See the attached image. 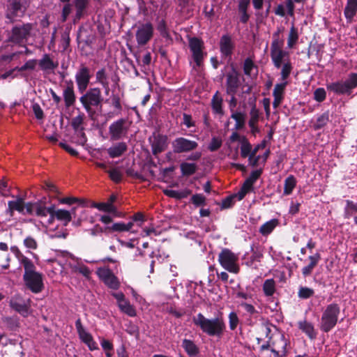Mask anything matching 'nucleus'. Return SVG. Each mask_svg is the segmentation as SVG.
<instances>
[{
    "label": "nucleus",
    "mask_w": 357,
    "mask_h": 357,
    "mask_svg": "<svg viewBox=\"0 0 357 357\" xmlns=\"http://www.w3.org/2000/svg\"><path fill=\"white\" fill-rule=\"evenodd\" d=\"M346 206L344 210V218H350L353 214L357 213V203L354 202L351 200L345 201Z\"/></svg>",
    "instance_id": "603ef678"
},
{
    "label": "nucleus",
    "mask_w": 357,
    "mask_h": 357,
    "mask_svg": "<svg viewBox=\"0 0 357 357\" xmlns=\"http://www.w3.org/2000/svg\"><path fill=\"white\" fill-rule=\"evenodd\" d=\"M33 26L27 23L15 26L9 36V41L15 44H24L31 35Z\"/></svg>",
    "instance_id": "9d476101"
},
{
    "label": "nucleus",
    "mask_w": 357,
    "mask_h": 357,
    "mask_svg": "<svg viewBox=\"0 0 357 357\" xmlns=\"http://www.w3.org/2000/svg\"><path fill=\"white\" fill-rule=\"evenodd\" d=\"M357 13V0H347L344 15L347 22L351 23Z\"/></svg>",
    "instance_id": "7c9ffc66"
},
{
    "label": "nucleus",
    "mask_w": 357,
    "mask_h": 357,
    "mask_svg": "<svg viewBox=\"0 0 357 357\" xmlns=\"http://www.w3.org/2000/svg\"><path fill=\"white\" fill-rule=\"evenodd\" d=\"M320 259L321 256L320 254L319 253H316L314 255H311L309 257L310 263L307 266H304L302 268V274L303 275L304 277H307L312 273L314 268L317 265Z\"/></svg>",
    "instance_id": "58836bf2"
},
{
    "label": "nucleus",
    "mask_w": 357,
    "mask_h": 357,
    "mask_svg": "<svg viewBox=\"0 0 357 357\" xmlns=\"http://www.w3.org/2000/svg\"><path fill=\"white\" fill-rule=\"evenodd\" d=\"M241 155L245 158L251 155L252 145L245 137L241 139Z\"/></svg>",
    "instance_id": "3c124183"
},
{
    "label": "nucleus",
    "mask_w": 357,
    "mask_h": 357,
    "mask_svg": "<svg viewBox=\"0 0 357 357\" xmlns=\"http://www.w3.org/2000/svg\"><path fill=\"white\" fill-rule=\"evenodd\" d=\"M298 328L305 333L311 340L316 337L317 333L312 323L306 320H303L298 322Z\"/></svg>",
    "instance_id": "c9c22d12"
},
{
    "label": "nucleus",
    "mask_w": 357,
    "mask_h": 357,
    "mask_svg": "<svg viewBox=\"0 0 357 357\" xmlns=\"http://www.w3.org/2000/svg\"><path fill=\"white\" fill-rule=\"evenodd\" d=\"M75 327L80 340L88 347L89 350L94 351L99 349L92 335L82 326L80 319L75 321Z\"/></svg>",
    "instance_id": "a211bd4d"
},
{
    "label": "nucleus",
    "mask_w": 357,
    "mask_h": 357,
    "mask_svg": "<svg viewBox=\"0 0 357 357\" xmlns=\"http://www.w3.org/2000/svg\"><path fill=\"white\" fill-rule=\"evenodd\" d=\"M63 97L66 107H70L74 105L76 101V96L75 94L73 81L70 80L67 82V86L63 91Z\"/></svg>",
    "instance_id": "bb28decb"
},
{
    "label": "nucleus",
    "mask_w": 357,
    "mask_h": 357,
    "mask_svg": "<svg viewBox=\"0 0 357 357\" xmlns=\"http://www.w3.org/2000/svg\"><path fill=\"white\" fill-rule=\"evenodd\" d=\"M24 9L18 1H13L10 3L7 13V17L13 20L15 17H22L24 15Z\"/></svg>",
    "instance_id": "72a5a7b5"
},
{
    "label": "nucleus",
    "mask_w": 357,
    "mask_h": 357,
    "mask_svg": "<svg viewBox=\"0 0 357 357\" xmlns=\"http://www.w3.org/2000/svg\"><path fill=\"white\" fill-rule=\"evenodd\" d=\"M23 244L28 250H35L38 248L36 240L31 236H28L24 239Z\"/></svg>",
    "instance_id": "bf43d9fd"
},
{
    "label": "nucleus",
    "mask_w": 357,
    "mask_h": 357,
    "mask_svg": "<svg viewBox=\"0 0 357 357\" xmlns=\"http://www.w3.org/2000/svg\"><path fill=\"white\" fill-rule=\"evenodd\" d=\"M278 224L279 221L278 219H271L263 224L260 227L259 231L262 236H268L274 230Z\"/></svg>",
    "instance_id": "a19ab883"
},
{
    "label": "nucleus",
    "mask_w": 357,
    "mask_h": 357,
    "mask_svg": "<svg viewBox=\"0 0 357 357\" xmlns=\"http://www.w3.org/2000/svg\"><path fill=\"white\" fill-rule=\"evenodd\" d=\"M112 105L118 111L117 114H120L122 110L121 98L118 94H112L110 97Z\"/></svg>",
    "instance_id": "0e129e2a"
},
{
    "label": "nucleus",
    "mask_w": 357,
    "mask_h": 357,
    "mask_svg": "<svg viewBox=\"0 0 357 357\" xmlns=\"http://www.w3.org/2000/svg\"><path fill=\"white\" fill-rule=\"evenodd\" d=\"M240 84L239 74L233 69L227 75L226 87L227 94H236Z\"/></svg>",
    "instance_id": "5701e85b"
},
{
    "label": "nucleus",
    "mask_w": 357,
    "mask_h": 357,
    "mask_svg": "<svg viewBox=\"0 0 357 357\" xmlns=\"http://www.w3.org/2000/svg\"><path fill=\"white\" fill-rule=\"evenodd\" d=\"M118 307L121 310V311L129 317H135L136 316V310L135 307L130 304L129 301L126 299L123 301H121V303L118 305Z\"/></svg>",
    "instance_id": "09e8293b"
},
{
    "label": "nucleus",
    "mask_w": 357,
    "mask_h": 357,
    "mask_svg": "<svg viewBox=\"0 0 357 357\" xmlns=\"http://www.w3.org/2000/svg\"><path fill=\"white\" fill-rule=\"evenodd\" d=\"M329 121V112H326L317 116L313 127L314 130H319L324 128Z\"/></svg>",
    "instance_id": "864d4df0"
},
{
    "label": "nucleus",
    "mask_w": 357,
    "mask_h": 357,
    "mask_svg": "<svg viewBox=\"0 0 357 357\" xmlns=\"http://www.w3.org/2000/svg\"><path fill=\"white\" fill-rule=\"evenodd\" d=\"M314 294V291L313 289L301 286L298 290V297L300 299H308L312 297Z\"/></svg>",
    "instance_id": "4d7b16f0"
},
{
    "label": "nucleus",
    "mask_w": 357,
    "mask_h": 357,
    "mask_svg": "<svg viewBox=\"0 0 357 357\" xmlns=\"http://www.w3.org/2000/svg\"><path fill=\"white\" fill-rule=\"evenodd\" d=\"M340 313V307L337 303L328 305L323 311L321 322V331L328 333L333 329L337 323L338 317Z\"/></svg>",
    "instance_id": "20e7f679"
},
{
    "label": "nucleus",
    "mask_w": 357,
    "mask_h": 357,
    "mask_svg": "<svg viewBox=\"0 0 357 357\" xmlns=\"http://www.w3.org/2000/svg\"><path fill=\"white\" fill-rule=\"evenodd\" d=\"M129 125L126 119H119L113 122L109 127V133L113 140H119L125 137L128 132Z\"/></svg>",
    "instance_id": "9b49d317"
},
{
    "label": "nucleus",
    "mask_w": 357,
    "mask_h": 357,
    "mask_svg": "<svg viewBox=\"0 0 357 357\" xmlns=\"http://www.w3.org/2000/svg\"><path fill=\"white\" fill-rule=\"evenodd\" d=\"M297 181L294 176L289 175L286 178L284 183V195H289L292 193L294 189L296 186Z\"/></svg>",
    "instance_id": "c03bdc74"
},
{
    "label": "nucleus",
    "mask_w": 357,
    "mask_h": 357,
    "mask_svg": "<svg viewBox=\"0 0 357 357\" xmlns=\"http://www.w3.org/2000/svg\"><path fill=\"white\" fill-rule=\"evenodd\" d=\"M75 327L80 340L88 347L89 350L94 351L99 349L92 335L82 326L80 319L75 321Z\"/></svg>",
    "instance_id": "f3484780"
},
{
    "label": "nucleus",
    "mask_w": 357,
    "mask_h": 357,
    "mask_svg": "<svg viewBox=\"0 0 357 357\" xmlns=\"http://www.w3.org/2000/svg\"><path fill=\"white\" fill-rule=\"evenodd\" d=\"M60 203L68 205H73L74 204H76L77 206L75 208V211L77 210H79L81 213L84 212L83 208L86 205V202L85 200L80 199L74 197H63L60 199Z\"/></svg>",
    "instance_id": "e433bc0d"
},
{
    "label": "nucleus",
    "mask_w": 357,
    "mask_h": 357,
    "mask_svg": "<svg viewBox=\"0 0 357 357\" xmlns=\"http://www.w3.org/2000/svg\"><path fill=\"white\" fill-rule=\"evenodd\" d=\"M151 151L154 155L163 152L168 146V137L161 134H154L149 137Z\"/></svg>",
    "instance_id": "6ab92c4d"
},
{
    "label": "nucleus",
    "mask_w": 357,
    "mask_h": 357,
    "mask_svg": "<svg viewBox=\"0 0 357 357\" xmlns=\"http://www.w3.org/2000/svg\"><path fill=\"white\" fill-rule=\"evenodd\" d=\"M164 193L165 195L175 198L177 199H181L183 198L187 197L190 194V191L189 190H169L167 189L164 190Z\"/></svg>",
    "instance_id": "8fccbe9b"
},
{
    "label": "nucleus",
    "mask_w": 357,
    "mask_h": 357,
    "mask_svg": "<svg viewBox=\"0 0 357 357\" xmlns=\"http://www.w3.org/2000/svg\"><path fill=\"white\" fill-rule=\"evenodd\" d=\"M54 215L58 220H60L66 225L72 219V217L76 218L77 215L75 213V208H73L71 211H68L63 209H58L54 211Z\"/></svg>",
    "instance_id": "2f4dec72"
},
{
    "label": "nucleus",
    "mask_w": 357,
    "mask_h": 357,
    "mask_svg": "<svg viewBox=\"0 0 357 357\" xmlns=\"http://www.w3.org/2000/svg\"><path fill=\"white\" fill-rule=\"evenodd\" d=\"M75 327L80 340L88 347L89 350L94 351L99 349L92 335L82 326L80 319L75 321Z\"/></svg>",
    "instance_id": "dca6fc26"
},
{
    "label": "nucleus",
    "mask_w": 357,
    "mask_h": 357,
    "mask_svg": "<svg viewBox=\"0 0 357 357\" xmlns=\"http://www.w3.org/2000/svg\"><path fill=\"white\" fill-rule=\"evenodd\" d=\"M68 266L73 273H79L86 278H89L91 271L83 262L78 259L72 258V261H69Z\"/></svg>",
    "instance_id": "b1692460"
},
{
    "label": "nucleus",
    "mask_w": 357,
    "mask_h": 357,
    "mask_svg": "<svg viewBox=\"0 0 357 357\" xmlns=\"http://www.w3.org/2000/svg\"><path fill=\"white\" fill-rule=\"evenodd\" d=\"M188 46L191 53L192 58L195 64L193 68H199L203 65L206 53L204 52V43L201 39L193 37L188 41Z\"/></svg>",
    "instance_id": "6e6552de"
},
{
    "label": "nucleus",
    "mask_w": 357,
    "mask_h": 357,
    "mask_svg": "<svg viewBox=\"0 0 357 357\" xmlns=\"http://www.w3.org/2000/svg\"><path fill=\"white\" fill-rule=\"evenodd\" d=\"M172 149L175 153H188L195 150L198 143L195 141L180 137L172 142Z\"/></svg>",
    "instance_id": "2eb2a0df"
},
{
    "label": "nucleus",
    "mask_w": 357,
    "mask_h": 357,
    "mask_svg": "<svg viewBox=\"0 0 357 357\" xmlns=\"http://www.w3.org/2000/svg\"><path fill=\"white\" fill-rule=\"evenodd\" d=\"M93 207L98 208L99 211L114 213L116 212V207L112 203L102 202L94 203L92 205Z\"/></svg>",
    "instance_id": "6e6d98bb"
},
{
    "label": "nucleus",
    "mask_w": 357,
    "mask_h": 357,
    "mask_svg": "<svg viewBox=\"0 0 357 357\" xmlns=\"http://www.w3.org/2000/svg\"><path fill=\"white\" fill-rule=\"evenodd\" d=\"M222 98L219 94L218 91H217L213 96L211 100V107L214 113L218 114H222Z\"/></svg>",
    "instance_id": "79ce46f5"
},
{
    "label": "nucleus",
    "mask_w": 357,
    "mask_h": 357,
    "mask_svg": "<svg viewBox=\"0 0 357 357\" xmlns=\"http://www.w3.org/2000/svg\"><path fill=\"white\" fill-rule=\"evenodd\" d=\"M263 257V249L257 246L255 248H252V255H251V261H260L261 259Z\"/></svg>",
    "instance_id": "680f3d73"
},
{
    "label": "nucleus",
    "mask_w": 357,
    "mask_h": 357,
    "mask_svg": "<svg viewBox=\"0 0 357 357\" xmlns=\"http://www.w3.org/2000/svg\"><path fill=\"white\" fill-rule=\"evenodd\" d=\"M101 90L98 87L90 88L80 98L79 101L88 114L93 113L95 107H101Z\"/></svg>",
    "instance_id": "423d86ee"
},
{
    "label": "nucleus",
    "mask_w": 357,
    "mask_h": 357,
    "mask_svg": "<svg viewBox=\"0 0 357 357\" xmlns=\"http://www.w3.org/2000/svg\"><path fill=\"white\" fill-rule=\"evenodd\" d=\"M218 261L225 270L230 273H238L239 266L238 256L227 248L223 249L218 255Z\"/></svg>",
    "instance_id": "0eeeda50"
},
{
    "label": "nucleus",
    "mask_w": 357,
    "mask_h": 357,
    "mask_svg": "<svg viewBox=\"0 0 357 357\" xmlns=\"http://www.w3.org/2000/svg\"><path fill=\"white\" fill-rule=\"evenodd\" d=\"M96 274L109 288L118 289L120 287L119 279L109 268L100 267L97 269Z\"/></svg>",
    "instance_id": "4468645a"
},
{
    "label": "nucleus",
    "mask_w": 357,
    "mask_h": 357,
    "mask_svg": "<svg viewBox=\"0 0 357 357\" xmlns=\"http://www.w3.org/2000/svg\"><path fill=\"white\" fill-rule=\"evenodd\" d=\"M38 65L42 71L46 73H53L59 66V61L54 60L50 54H45L38 61Z\"/></svg>",
    "instance_id": "412c9836"
},
{
    "label": "nucleus",
    "mask_w": 357,
    "mask_h": 357,
    "mask_svg": "<svg viewBox=\"0 0 357 357\" xmlns=\"http://www.w3.org/2000/svg\"><path fill=\"white\" fill-rule=\"evenodd\" d=\"M264 294L266 296H273L276 291V283L273 279H267L264 281L262 286Z\"/></svg>",
    "instance_id": "a18cd8bd"
},
{
    "label": "nucleus",
    "mask_w": 357,
    "mask_h": 357,
    "mask_svg": "<svg viewBox=\"0 0 357 357\" xmlns=\"http://www.w3.org/2000/svg\"><path fill=\"white\" fill-rule=\"evenodd\" d=\"M29 303L30 300L25 303L20 296L16 295L11 298L10 305L23 317H27L31 313Z\"/></svg>",
    "instance_id": "aec40b11"
},
{
    "label": "nucleus",
    "mask_w": 357,
    "mask_h": 357,
    "mask_svg": "<svg viewBox=\"0 0 357 357\" xmlns=\"http://www.w3.org/2000/svg\"><path fill=\"white\" fill-rule=\"evenodd\" d=\"M284 45L271 46L270 56L274 67L280 69L281 79H287L293 70L290 53L283 49Z\"/></svg>",
    "instance_id": "f257e3e1"
},
{
    "label": "nucleus",
    "mask_w": 357,
    "mask_h": 357,
    "mask_svg": "<svg viewBox=\"0 0 357 357\" xmlns=\"http://www.w3.org/2000/svg\"><path fill=\"white\" fill-rule=\"evenodd\" d=\"M89 0H75L77 15H81L88 4Z\"/></svg>",
    "instance_id": "69168bd1"
},
{
    "label": "nucleus",
    "mask_w": 357,
    "mask_h": 357,
    "mask_svg": "<svg viewBox=\"0 0 357 357\" xmlns=\"http://www.w3.org/2000/svg\"><path fill=\"white\" fill-rule=\"evenodd\" d=\"M282 82L281 83H278L275 85L274 89L273 91V96L274 98L273 102V106L274 108H277L281 104L283 98L284 93L286 86L288 84L287 79H281Z\"/></svg>",
    "instance_id": "a878e982"
},
{
    "label": "nucleus",
    "mask_w": 357,
    "mask_h": 357,
    "mask_svg": "<svg viewBox=\"0 0 357 357\" xmlns=\"http://www.w3.org/2000/svg\"><path fill=\"white\" fill-rule=\"evenodd\" d=\"M250 119L248 121V126L250 128V132L253 135L259 133L260 130L258 127V123L260 117L259 110L257 108L255 103L252 105L250 112Z\"/></svg>",
    "instance_id": "393cba45"
},
{
    "label": "nucleus",
    "mask_w": 357,
    "mask_h": 357,
    "mask_svg": "<svg viewBox=\"0 0 357 357\" xmlns=\"http://www.w3.org/2000/svg\"><path fill=\"white\" fill-rule=\"evenodd\" d=\"M180 168L183 175L190 176L195 173L197 167L195 163L182 162L180 165Z\"/></svg>",
    "instance_id": "5fc2aeb1"
},
{
    "label": "nucleus",
    "mask_w": 357,
    "mask_h": 357,
    "mask_svg": "<svg viewBox=\"0 0 357 357\" xmlns=\"http://www.w3.org/2000/svg\"><path fill=\"white\" fill-rule=\"evenodd\" d=\"M24 268L23 280L26 288L33 294L40 293L44 289L43 275L36 271L33 263Z\"/></svg>",
    "instance_id": "7ed1b4c3"
},
{
    "label": "nucleus",
    "mask_w": 357,
    "mask_h": 357,
    "mask_svg": "<svg viewBox=\"0 0 357 357\" xmlns=\"http://www.w3.org/2000/svg\"><path fill=\"white\" fill-rule=\"evenodd\" d=\"M54 208L53 206L45 207L39 204L38 203L27 202L26 212L28 215L36 214L40 217L41 220L46 218Z\"/></svg>",
    "instance_id": "4be33fe9"
},
{
    "label": "nucleus",
    "mask_w": 357,
    "mask_h": 357,
    "mask_svg": "<svg viewBox=\"0 0 357 357\" xmlns=\"http://www.w3.org/2000/svg\"><path fill=\"white\" fill-rule=\"evenodd\" d=\"M228 317H229V328L231 331H234L239 324L238 317L235 312H231L229 314Z\"/></svg>",
    "instance_id": "052dcab7"
},
{
    "label": "nucleus",
    "mask_w": 357,
    "mask_h": 357,
    "mask_svg": "<svg viewBox=\"0 0 357 357\" xmlns=\"http://www.w3.org/2000/svg\"><path fill=\"white\" fill-rule=\"evenodd\" d=\"M91 78V74L90 69L85 66H81L75 75L77 89L80 93H83L86 91L90 83Z\"/></svg>",
    "instance_id": "ddd939ff"
},
{
    "label": "nucleus",
    "mask_w": 357,
    "mask_h": 357,
    "mask_svg": "<svg viewBox=\"0 0 357 357\" xmlns=\"http://www.w3.org/2000/svg\"><path fill=\"white\" fill-rule=\"evenodd\" d=\"M220 48L222 54L225 56H230L234 49V43L229 35H223L220 40Z\"/></svg>",
    "instance_id": "c85d7f7f"
},
{
    "label": "nucleus",
    "mask_w": 357,
    "mask_h": 357,
    "mask_svg": "<svg viewBox=\"0 0 357 357\" xmlns=\"http://www.w3.org/2000/svg\"><path fill=\"white\" fill-rule=\"evenodd\" d=\"M109 178L115 183H119L122 179V173L116 168L108 172Z\"/></svg>",
    "instance_id": "774afa93"
},
{
    "label": "nucleus",
    "mask_w": 357,
    "mask_h": 357,
    "mask_svg": "<svg viewBox=\"0 0 357 357\" xmlns=\"http://www.w3.org/2000/svg\"><path fill=\"white\" fill-rule=\"evenodd\" d=\"M231 118L235 121L234 130L244 128L246 121V114L245 112L240 110L232 111L231 112Z\"/></svg>",
    "instance_id": "c756f323"
},
{
    "label": "nucleus",
    "mask_w": 357,
    "mask_h": 357,
    "mask_svg": "<svg viewBox=\"0 0 357 357\" xmlns=\"http://www.w3.org/2000/svg\"><path fill=\"white\" fill-rule=\"evenodd\" d=\"M181 347L190 357H197L199 353V347L191 340H183Z\"/></svg>",
    "instance_id": "473e14b6"
},
{
    "label": "nucleus",
    "mask_w": 357,
    "mask_h": 357,
    "mask_svg": "<svg viewBox=\"0 0 357 357\" xmlns=\"http://www.w3.org/2000/svg\"><path fill=\"white\" fill-rule=\"evenodd\" d=\"M8 211L12 213L16 211L24 215L28 214L26 212L27 203H24V199L21 197H17L13 200L8 202Z\"/></svg>",
    "instance_id": "cd10ccee"
},
{
    "label": "nucleus",
    "mask_w": 357,
    "mask_h": 357,
    "mask_svg": "<svg viewBox=\"0 0 357 357\" xmlns=\"http://www.w3.org/2000/svg\"><path fill=\"white\" fill-rule=\"evenodd\" d=\"M96 81L104 88L105 93L108 94L109 91V82L107 80L106 71L104 68L99 69L96 72Z\"/></svg>",
    "instance_id": "4c0bfd02"
},
{
    "label": "nucleus",
    "mask_w": 357,
    "mask_h": 357,
    "mask_svg": "<svg viewBox=\"0 0 357 357\" xmlns=\"http://www.w3.org/2000/svg\"><path fill=\"white\" fill-rule=\"evenodd\" d=\"M158 30L160 35L165 38H169L170 36L165 20H161L158 25Z\"/></svg>",
    "instance_id": "338daca9"
},
{
    "label": "nucleus",
    "mask_w": 357,
    "mask_h": 357,
    "mask_svg": "<svg viewBox=\"0 0 357 357\" xmlns=\"http://www.w3.org/2000/svg\"><path fill=\"white\" fill-rule=\"evenodd\" d=\"M299 35L298 29L294 24L290 28L289 33L287 38V47L289 49L293 48L298 40Z\"/></svg>",
    "instance_id": "de8ad7c7"
},
{
    "label": "nucleus",
    "mask_w": 357,
    "mask_h": 357,
    "mask_svg": "<svg viewBox=\"0 0 357 357\" xmlns=\"http://www.w3.org/2000/svg\"><path fill=\"white\" fill-rule=\"evenodd\" d=\"M357 87V73H350L344 81H337L326 85L328 91L338 95L351 94L352 91Z\"/></svg>",
    "instance_id": "39448f33"
},
{
    "label": "nucleus",
    "mask_w": 357,
    "mask_h": 357,
    "mask_svg": "<svg viewBox=\"0 0 357 357\" xmlns=\"http://www.w3.org/2000/svg\"><path fill=\"white\" fill-rule=\"evenodd\" d=\"M222 144V140L220 137H213L208 146V149L211 151H215L219 149Z\"/></svg>",
    "instance_id": "e2e57ef3"
},
{
    "label": "nucleus",
    "mask_w": 357,
    "mask_h": 357,
    "mask_svg": "<svg viewBox=\"0 0 357 357\" xmlns=\"http://www.w3.org/2000/svg\"><path fill=\"white\" fill-rule=\"evenodd\" d=\"M194 324L209 336L221 337L225 330L224 320L220 317L207 319L202 313L193 317Z\"/></svg>",
    "instance_id": "f03ea898"
},
{
    "label": "nucleus",
    "mask_w": 357,
    "mask_h": 357,
    "mask_svg": "<svg viewBox=\"0 0 357 357\" xmlns=\"http://www.w3.org/2000/svg\"><path fill=\"white\" fill-rule=\"evenodd\" d=\"M243 72L248 76L256 75L257 74V67L255 65L252 60L247 58L243 63Z\"/></svg>",
    "instance_id": "49530a36"
},
{
    "label": "nucleus",
    "mask_w": 357,
    "mask_h": 357,
    "mask_svg": "<svg viewBox=\"0 0 357 357\" xmlns=\"http://www.w3.org/2000/svg\"><path fill=\"white\" fill-rule=\"evenodd\" d=\"M127 150V145L125 142H119L107 149L110 158H114L121 156Z\"/></svg>",
    "instance_id": "f704fd0d"
},
{
    "label": "nucleus",
    "mask_w": 357,
    "mask_h": 357,
    "mask_svg": "<svg viewBox=\"0 0 357 357\" xmlns=\"http://www.w3.org/2000/svg\"><path fill=\"white\" fill-rule=\"evenodd\" d=\"M287 340L282 335L276 334L269 337L266 344L261 346V349H271L276 352L277 356H286Z\"/></svg>",
    "instance_id": "1a4fd4ad"
},
{
    "label": "nucleus",
    "mask_w": 357,
    "mask_h": 357,
    "mask_svg": "<svg viewBox=\"0 0 357 357\" xmlns=\"http://www.w3.org/2000/svg\"><path fill=\"white\" fill-rule=\"evenodd\" d=\"M133 226L132 222H129L128 223L123 222H116L114 223L112 226H107L105 227V230H108L109 231H130Z\"/></svg>",
    "instance_id": "37998d69"
},
{
    "label": "nucleus",
    "mask_w": 357,
    "mask_h": 357,
    "mask_svg": "<svg viewBox=\"0 0 357 357\" xmlns=\"http://www.w3.org/2000/svg\"><path fill=\"white\" fill-rule=\"evenodd\" d=\"M253 184L248 181L247 179L244 181L241 190L238 192V198L239 199H242L247 193L253 191Z\"/></svg>",
    "instance_id": "13d9d810"
},
{
    "label": "nucleus",
    "mask_w": 357,
    "mask_h": 357,
    "mask_svg": "<svg viewBox=\"0 0 357 357\" xmlns=\"http://www.w3.org/2000/svg\"><path fill=\"white\" fill-rule=\"evenodd\" d=\"M10 249L11 252L18 260L19 263L23 266L24 268L33 263L30 259L24 255V254L20 251L17 246H11Z\"/></svg>",
    "instance_id": "ea45409f"
},
{
    "label": "nucleus",
    "mask_w": 357,
    "mask_h": 357,
    "mask_svg": "<svg viewBox=\"0 0 357 357\" xmlns=\"http://www.w3.org/2000/svg\"><path fill=\"white\" fill-rule=\"evenodd\" d=\"M154 28L151 22H146L137 26L135 37L139 45H146L153 38Z\"/></svg>",
    "instance_id": "f8f14e48"
}]
</instances>
